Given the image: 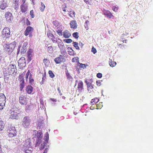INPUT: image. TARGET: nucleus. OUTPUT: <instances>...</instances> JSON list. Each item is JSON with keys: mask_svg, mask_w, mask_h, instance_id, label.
<instances>
[{"mask_svg": "<svg viewBox=\"0 0 153 153\" xmlns=\"http://www.w3.org/2000/svg\"><path fill=\"white\" fill-rule=\"evenodd\" d=\"M54 61L56 64H59L61 62H65V59L62 56L59 55V56L56 58Z\"/></svg>", "mask_w": 153, "mask_h": 153, "instance_id": "10", "label": "nucleus"}, {"mask_svg": "<svg viewBox=\"0 0 153 153\" xmlns=\"http://www.w3.org/2000/svg\"><path fill=\"white\" fill-rule=\"evenodd\" d=\"M104 14L107 17L110 18H111L112 15L111 13L108 10H105L103 12Z\"/></svg>", "mask_w": 153, "mask_h": 153, "instance_id": "26", "label": "nucleus"}, {"mask_svg": "<svg viewBox=\"0 0 153 153\" xmlns=\"http://www.w3.org/2000/svg\"><path fill=\"white\" fill-rule=\"evenodd\" d=\"M89 22L88 20L86 21L85 24V28H86V27H88V23Z\"/></svg>", "mask_w": 153, "mask_h": 153, "instance_id": "58", "label": "nucleus"}, {"mask_svg": "<svg viewBox=\"0 0 153 153\" xmlns=\"http://www.w3.org/2000/svg\"><path fill=\"white\" fill-rule=\"evenodd\" d=\"M24 81H22V82H20V88L21 90H22L24 87Z\"/></svg>", "mask_w": 153, "mask_h": 153, "instance_id": "36", "label": "nucleus"}, {"mask_svg": "<svg viewBox=\"0 0 153 153\" xmlns=\"http://www.w3.org/2000/svg\"><path fill=\"white\" fill-rule=\"evenodd\" d=\"M48 74L52 78H53L55 76L54 74L51 71H49Z\"/></svg>", "mask_w": 153, "mask_h": 153, "instance_id": "39", "label": "nucleus"}, {"mask_svg": "<svg viewBox=\"0 0 153 153\" xmlns=\"http://www.w3.org/2000/svg\"><path fill=\"white\" fill-rule=\"evenodd\" d=\"M40 104H41L40 107H43L44 106V102L43 101H40Z\"/></svg>", "mask_w": 153, "mask_h": 153, "instance_id": "61", "label": "nucleus"}, {"mask_svg": "<svg viewBox=\"0 0 153 153\" xmlns=\"http://www.w3.org/2000/svg\"><path fill=\"white\" fill-rule=\"evenodd\" d=\"M60 52L61 55L60 56H62L63 57L65 58L67 57V53L65 49H63L62 50H60Z\"/></svg>", "mask_w": 153, "mask_h": 153, "instance_id": "24", "label": "nucleus"}, {"mask_svg": "<svg viewBox=\"0 0 153 153\" xmlns=\"http://www.w3.org/2000/svg\"><path fill=\"white\" fill-rule=\"evenodd\" d=\"M48 51L49 52H51L53 51V48L51 46L48 47Z\"/></svg>", "mask_w": 153, "mask_h": 153, "instance_id": "46", "label": "nucleus"}, {"mask_svg": "<svg viewBox=\"0 0 153 153\" xmlns=\"http://www.w3.org/2000/svg\"><path fill=\"white\" fill-rule=\"evenodd\" d=\"M16 44V42L14 41L9 44L7 43L4 44L3 45L4 52L8 54H10L15 48Z\"/></svg>", "mask_w": 153, "mask_h": 153, "instance_id": "2", "label": "nucleus"}, {"mask_svg": "<svg viewBox=\"0 0 153 153\" xmlns=\"http://www.w3.org/2000/svg\"><path fill=\"white\" fill-rule=\"evenodd\" d=\"M27 42H25L23 43L22 45L20 46H19L17 51V54H18L19 53L20 51V53L21 54H25L27 50Z\"/></svg>", "mask_w": 153, "mask_h": 153, "instance_id": "4", "label": "nucleus"}, {"mask_svg": "<svg viewBox=\"0 0 153 153\" xmlns=\"http://www.w3.org/2000/svg\"><path fill=\"white\" fill-rule=\"evenodd\" d=\"M3 147V148H5L6 149H8V146L7 145H4Z\"/></svg>", "mask_w": 153, "mask_h": 153, "instance_id": "64", "label": "nucleus"}, {"mask_svg": "<svg viewBox=\"0 0 153 153\" xmlns=\"http://www.w3.org/2000/svg\"><path fill=\"white\" fill-rule=\"evenodd\" d=\"M45 75L43 76V77L42 78V84H43L45 80L46 79V77L45 76V74H44Z\"/></svg>", "mask_w": 153, "mask_h": 153, "instance_id": "53", "label": "nucleus"}, {"mask_svg": "<svg viewBox=\"0 0 153 153\" xmlns=\"http://www.w3.org/2000/svg\"><path fill=\"white\" fill-rule=\"evenodd\" d=\"M84 1L87 4H90L91 2V0H84Z\"/></svg>", "mask_w": 153, "mask_h": 153, "instance_id": "57", "label": "nucleus"}, {"mask_svg": "<svg viewBox=\"0 0 153 153\" xmlns=\"http://www.w3.org/2000/svg\"><path fill=\"white\" fill-rule=\"evenodd\" d=\"M83 87V83L82 82L79 81L78 84V90L79 91H81Z\"/></svg>", "mask_w": 153, "mask_h": 153, "instance_id": "25", "label": "nucleus"}, {"mask_svg": "<svg viewBox=\"0 0 153 153\" xmlns=\"http://www.w3.org/2000/svg\"><path fill=\"white\" fill-rule=\"evenodd\" d=\"M31 120L28 116L25 117L23 119L22 125L25 127H28L30 123Z\"/></svg>", "mask_w": 153, "mask_h": 153, "instance_id": "7", "label": "nucleus"}, {"mask_svg": "<svg viewBox=\"0 0 153 153\" xmlns=\"http://www.w3.org/2000/svg\"><path fill=\"white\" fill-rule=\"evenodd\" d=\"M43 137L42 132L41 130L37 131L36 130H34L32 137L33 140L36 139V143L35 146H37L42 142V139Z\"/></svg>", "mask_w": 153, "mask_h": 153, "instance_id": "1", "label": "nucleus"}, {"mask_svg": "<svg viewBox=\"0 0 153 153\" xmlns=\"http://www.w3.org/2000/svg\"><path fill=\"white\" fill-rule=\"evenodd\" d=\"M57 33L59 36H62L63 35L62 30H58L57 31Z\"/></svg>", "mask_w": 153, "mask_h": 153, "instance_id": "49", "label": "nucleus"}, {"mask_svg": "<svg viewBox=\"0 0 153 153\" xmlns=\"http://www.w3.org/2000/svg\"><path fill=\"white\" fill-rule=\"evenodd\" d=\"M29 74H30V71H29V70H28L26 74V81L27 80L28 76L29 75Z\"/></svg>", "mask_w": 153, "mask_h": 153, "instance_id": "48", "label": "nucleus"}, {"mask_svg": "<svg viewBox=\"0 0 153 153\" xmlns=\"http://www.w3.org/2000/svg\"><path fill=\"white\" fill-rule=\"evenodd\" d=\"M64 41L65 42L67 43H71L72 42V40L71 39H65L64 40Z\"/></svg>", "mask_w": 153, "mask_h": 153, "instance_id": "43", "label": "nucleus"}, {"mask_svg": "<svg viewBox=\"0 0 153 153\" xmlns=\"http://www.w3.org/2000/svg\"><path fill=\"white\" fill-rule=\"evenodd\" d=\"M0 9L1 10L4 9L8 6L7 0H0Z\"/></svg>", "mask_w": 153, "mask_h": 153, "instance_id": "11", "label": "nucleus"}, {"mask_svg": "<svg viewBox=\"0 0 153 153\" xmlns=\"http://www.w3.org/2000/svg\"><path fill=\"white\" fill-rule=\"evenodd\" d=\"M48 149L47 148H46L45 149L44 151L43 152V153H47L48 151Z\"/></svg>", "mask_w": 153, "mask_h": 153, "instance_id": "62", "label": "nucleus"}, {"mask_svg": "<svg viewBox=\"0 0 153 153\" xmlns=\"http://www.w3.org/2000/svg\"><path fill=\"white\" fill-rule=\"evenodd\" d=\"M29 83L33 85V83L34 79L32 78V75L31 74L29 75Z\"/></svg>", "mask_w": 153, "mask_h": 153, "instance_id": "32", "label": "nucleus"}, {"mask_svg": "<svg viewBox=\"0 0 153 153\" xmlns=\"http://www.w3.org/2000/svg\"><path fill=\"white\" fill-rule=\"evenodd\" d=\"M32 50L31 49H29L27 53V60L28 62H30L31 60L32 59L31 57L32 56Z\"/></svg>", "mask_w": 153, "mask_h": 153, "instance_id": "20", "label": "nucleus"}, {"mask_svg": "<svg viewBox=\"0 0 153 153\" xmlns=\"http://www.w3.org/2000/svg\"><path fill=\"white\" fill-rule=\"evenodd\" d=\"M77 65L78 66H79V67L81 68H85V64H83L82 63H80L79 62H78V63Z\"/></svg>", "mask_w": 153, "mask_h": 153, "instance_id": "37", "label": "nucleus"}, {"mask_svg": "<svg viewBox=\"0 0 153 153\" xmlns=\"http://www.w3.org/2000/svg\"><path fill=\"white\" fill-rule=\"evenodd\" d=\"M19 80L20 82H22V81H24L23 77L22 75H20L19 76Z\"/></svg>", "mask_w": 153, "mask_h": 153, "instance_id": "44", "label": "nucleus"}, {"mask_svg": "<svg viewBox=\"0 0 153 153\" xmlns=\"http://www.w3.org/2000/svg\"><path fill=\"white\" fill-rule=\"evenodd\" d=\"M4 127V122L1 120H0V131H2Z\"/></svg>", "mask_w": 153, "mask_h": 153, "instance_id": "30", "label": "nucleus"}, {"mask_svg": "<svg viewBox=\"0 0 153 153\" xmlns=\"http://www.w3.org/2000/svg\"><path fill=\"white\" fill-rule=\"evenodd\" d=\"M7 71L8 72L9 74H13L14 73H16L17 71L16 65L12 64L9 65L7 68Z\"/></svg>", "mask_w": 153, "mask_h": 153, "instance_id": "6", "label": "nucleus"}, {"mask_svg": "<svg viewBox=\"0 0 153 153\" xmlns=\"http://www.w3.org/2000/svg\"><path fill=\"white\" fill-rule=\"evenodd\" d=\"M41 120H38V122L37 125L39 127L40 129H42L44 127V121L43 120V118L42 117L40 118Z\"/></svg>", "mask_w": 153, "mask_h": 153, "instance_id": "15", "label": "nucleus"}, {"mask_svg": "<svg viewBox=\"0 0 153 153\" xmlns=\"http://www.w3.org/2000/svg\"><path fill=\"white\" fill-rule=\"evenodd\" d=\"M46 144V143L45 142H44L43 143H42L40 147V150H42L43 149L45 146V144Z\"/></svg>", "mask_w": 153, "mask_h": 153, "instance_id": "40", "label": "nucleus"}, {"mask_svg": "<svg viewBox=\"0 0 153 153\" xmlns=\"http://www.w3.org/2000/svg\"><path fill=\"white\" fill-rule=\"evenodd\" d=\"M18 65L20 68H22L26 66L25 59L24 57H21L18 61Z\"/></svg>", "mask_w": 153, "mask_h": 153, "instance_id": "9", "label": "nucleus"}, {"mask_svg": "<svg viewBox=\"0 0 153 153\" xmlns=\"http://www.w3.org/2000/svg\"><path fill=\"white\" fill-rule=\"evenodd\" d=\"M7 132L9 137H12L16 135V131L15 127L10 126L8 127Z\"/></svg>", "mask_w": 153, "mask_h": 153, "instance_id": "5", "label": "nucleus"}, {"mask_svg": "<svg viewBox=\"0 0 153 153\" xmlns=\"http://www.w3.org/2000/svg\"><path fill=\"white\" fill-rule=\"evenodd\" d=\"M53 24L56 27H58L59 26V22L55 20L53 22Z\"/></svg>", "mask_w": 153, "mask_h": 153, "instance_id": "35", "label": "nucleus"}, {"mask_svg": "<svg viewBox=\"0 0 153 153\" xmlns=\"http://www.w3.org/2000/svg\"><path fill=\"white\" fill-rule=\"evenodd\" d=\"M97 76L99 78H101L102 76V74L101 73H98L97 75Z\"/></svg>", "mask_w": 153, "mask_h": 153, "instance_id": "54", "label": "nucleus"}, {"mask_svg": "<svg viewBox=\"0 0 153 153\" xmlns=\"http://www.w3.org/2000/svg\"><path fill=\"white\" fill-rule=\"evenodd\" d=\"M5 17L7 21L9 22H10L13 20V18L12 13L10 12H7L5 15Z\"/></svg>", "mask_w": 153, "mask_h": 153, "instance_id": "12", "label": "nucleus"}, {"mask_svg": "<svg viewBox=\"0 0 153 153\" xmlns=\"http://www.w3.org/2000/svg\"><path fill=\"white\" fill-rule=\"evenodd\" d=\"M45 7V6L44 4L42 2H41V7L39 8L40 10L42 12L44 11Z\"/></svg>", "mask_w": 153, "mask_h": 153, "instance_id": "31", "label": "nucleus"}, {"mask_svg": "<svg viewBox=\"0 0 153 153\" xmlns=\"http://www.w3.org/2000/svg\"><path fill=\"white\" fill-rule=\"evenodd\" d=\"M5 103L0 102V110L3 108V106L4 105Z\"/></svg>", "mask_w": 153, "mask_h": 153, "instance_id": "45", "label": "nucleus"}, {"mask_svg": "<svg viewBox=\"0 0 153 153\" xmlns=\"http://www.w3.org/2000/svg\"><path fill=\"white\" fill-rule=\"evenodd\" d=\"M96 84H97V85L98 86H100L101 85L100 82L99 81H97Z\"/></svg>", "mask_w": 153, "mask_h": 153, "instance_id": "60", "label": "nucleus"}, {"mask_svg": "<svg viewBox=\"0 0 153 153\" xmlns=\"http://www.w3.org/2000/svg\"><path fill=\"white\" fill-rule=\"evenodd\" d=\"M10 29L8 27H5L2 31V36L7 38L10 37Z\"/></svg>", "mask_w": 153, "mask_h": 153, "instance_id": "8", "label": "nucleus"}, {"mask_svg": "<svg viewBox=\"0 0 153 153\" xmlns=\"http://www.w3.org/2000/svg\"><path fill=\"white\" fill-rule=\"evenodd\" d=\"M26 98L23 95H21L19 97V102L22 105L26 104L27 102L26 101Z\"/></svg>", "mask_w": 153, "mask_h": 153, "instance_id": "13", "label": "nucleus"}, {"mask_svg": "<svg viewBox=\"0 0 153 153\" xmlns=\"http://www.w3.org/2000/svg\"><path fill=\"white\" fill-rule=\"evenodd\" d=\"M112 9L113 10L115 11H116L117 10V8L116 7H113Z\"/></svg>", "mask_w": 153, "mask_h": 153, "instance_id": "63", "label": "nucleus"}, {"mask_svg": "<svg viewBox=\"0 0 153 153\" xmlns=\"http://www.w3.org/2000/svg\"><path fill=\"white\" fill-rule=\"evenodd\" d=\"M44 140H45V142L47 144L48 143V142L49 140V134L48 132H46L45 134Z\"/></svg>", "mask_w": 153, "mask_h": 153, "instance_id": "28", "label": "nucleus"}, {"mask_svg": "<svg viewBox=\"0 0 153 153\" xmlns=\"http://www.w3.org/2000/svg\"><path fill=\"white\" fill-rule=\"evenodd\" d=\"M63 36L65 38H68L71 36V34L67 30H65L63 32Z\"/></svg>", "mask_w": 153, "mask_h": 153, "instance_id": "22", "label": "nucleus"}, {"mask_svg": "<svg viewBox=\"0 0 153 153\" xmlns=\"http://www.w3.org/2000/svg\"><path fill=\"white\" fill-rule=\"evenodd\" d=\"M10 113V118L12 119H17L18 118V113L16 112L13 111L12 110Z\"/></svg>", "mask_w": 153, "mask_h": 153, "instance_id": "14", "label": "nucleus"}, {"mask_svg": "<svg viewBox=\"0 0 153 153\" xmlns=\"http://www.w3.org/2000/svg\"><path fill=\"white\" fill-rule=\"evenodd\" d=\"M58 45V47L60 48V50H62L63 49H65V47L64 46L63 43L60 41H58L57 42Z\"/></svg>", "mask_w": 153, "mask_h": 153, "instance_id": "21", "label": "nucleus"}, {"mask_svg": "<svg viewBox=\"0 0 153 153\" xmlns=\"http://www.w3.org/2000/svg\"><path fill=\"white\" fill-rule=\"evenodd\" d=\"M27 5L26 4H22L20 6L21 10L22 13H25L27 10Z\"/></svg>", "mask_w": 153, "mask_h": 153, "instance_id": "19", "label": "nucleus"}, {"mask_svg": "<svg viewBox=\"0 0 153 153\" xmlns=\"http://www.w3.org/2000/svg\"><path fill=\"white\" fill-rule=\"evenodd\" d=\"M6 97L3 94H0V102L5 103Z\"/></svg>", "mask_w": 153, "mask_h": 153, "instance_id": "23", "label": "nucleus"}, {"mask_svg": "<svg viewBox=\"0 0 153 153\" xmlns=\"http://www.w3.org/2000/svg\"><path fill=\"white\" fill-rule=\"evenodd\" d=\"M68 54L71 55H74L75 54L74 51H73L72 48H70L68 47Z\"/></svg>", "mask_w": 153, "mask_h": 153, "instance_id": "27", "label": "nucleus"}, {"mask_svg": "<svg viewBox=\"0 0 153 153\" xmlns=\"http://www.w3.org/2000/svg\"><path fill=\"white\" fill-rule=\"evenodd\" d=\"M30 14L32 18H33L34 17V15L33 13V10H31L30 11Z\"/></svg>", "mask_w": 153, "mask_h": 153, "instance_id": "55", "label": "nucleus"}, {"mask_svg": "<svg viewBox=\"0 0 153 153\" xmlns=\"http://www.w3.org/2000/svg\"><path fill=\"white\" fill-rule=\"evenodd\" d=\"M91 51L94 54H95L97 52V51L95 48H94L93 47L91 49Z\"/></svg>", "mask_w": 153, "mask_h": 153, "instance_id": "51", "label": "nucleus"}, {"mask_svg": "<svg viewBox=\"0 0 153 153\" xmlns=\"http://www.w3.org/2000/svg\"><path fill=\"white\" fill-rule=\"evenodd\" d=\"M71 28L76 29L77 27V23L76 21L73 20L71 21L70 23Z\"/></svg>", "mask_w": 153, "mask_h": 153, "instance_id": "18", "label": "nucleus"}, {"mask_svg": "<svg viewBox=\"0 0 153 153\" xmlns=\"http://www.w3.org/2000/svg\"><path fill=\"white\" fill-rule=\"evenodd\" d=\"M93 88V86H92V85H91V86H90V87H88V91H89V92H90L91 91H90V89H92Z\"/></svg>", "mask_w": 153, "mask_h": 153, "instance_id": "59", "label": "nucleus"}, {"mask_svg": "<svg viewBox=\"0 0 153 153\" xmlns=\"http://www.w3.org/2000/svg\"><path fill=\"white\" fill-rule=\"evenodd\" d=\"M67 79L70 81H72L73 79V78L72 76L70 75L68 73H67L66 74Z\"/></svg>", "mask_w": 153, "mask_h": 153, "instance_id": "38", "label": "nucleus"}, {"mask_svg": "<svg viewBox=\"0 0 153 153\" xmlns=\"http://www.w3.org/2000/svg\"><path fill=\"white\" fill-rule=\"evenodd\" d=\"M33 28L30 27L28 26L26 28L25 32V35L26 36H27L30 33H32L33 31Z\"/></svg>", "mask_w": 153, "mask_h": 153, "instance_id": "16", "label": "nucleus"}, {"mask_svg": "<svg viewBox=\"0 0 153 153\" xmlns=\"http://www.w3.org/2000/svg\"><path fill=\"white\" fill-rule=\"evenodd\" d=\"M47 36L48 37L51 39L54 38V36L50 32H48L47 33Z\"/></svg>", "mask_w": 153, "mask_h": 153, "instance_id": "33", "label": "nucleus"}, {"mask_svg": "<svg viewBox=\"0 0 153 153\" xmlns=\"http://www.w3.org/2000/svg\"><path fill=\"white\" fill-rule=\"evenodd\" d=\"M109 65L111 67L115 66L116 65V63L115 62L112 61V60H110L109 61Z\"/></svg>", "mask_w": 153, "mask_h": 153, "instance_id": "29", "label": "nucleus"}, {"mask_svg": "<svg viewBox=\"0 0 153 153\" xmlns=\"http://www.w3.org/2000/svg\"><path fill=\"white\" fill-rule=\"evenodd\" d=\"M92 102H94L96 103L97 102L99 101V99L97 98L92 99Z\"/></svg>", "mask_w": 153, "mask_h": 153, "instance_id": "52", "label": "nucleus"}, {"mask_svg": "<svg viewBox=\"0 0 153 153\" xmlns=\"http://www.w3.org/2000/svg\"><path fill=\"white\" fill-rule=\"evenodd\" d=\"M33 88L30 85H28L26 88L25 90L28 94H31L33 91Z\"/></svg>", "mask_w": 153, "mask_h": 153, "instance_id": "17", "label": "nucleus"}, {"mask_svg": "<svg viewBox=\"0 0 153 153\" xmlns=\"http://www.w3.org/2000/svg\"><path fill=\"white\" fill-rule=\"evenodd\" d=\"M19 6V3H15V5L14 7V9L15 10H17L18 8V7Z\"/></svg>", "mask_w": 153, "mask_h": 153, "instance_id": "50", "label": "nucleus"}, {"mask_svg": "<svg viewBox=\"0 0 153 153\" xmlns=\"http://www.w3.org/2000/svg\"><path fill=\"white\" fill-rule=\"evenodd\" d=\"M79 60V58L78 57H76L75 58H73L72 59V62H74L76 61L77 62Z\"/></svg>", "mask_w": 153, "mask_h": 153, "instance_id": "47", "label": "nucleus"}, {"mask_svg": "<svg viewBox=\"0 0 153 153\" xmlns=\"http://www.w3.org/2000/svg\"><path fill=\"white\" fill-rule=\"evenodd\" d=\"M78 33L77 32H75L73 34V36L76 38V39H77L79 37V36H78Z\"/></svg>", "mask_w": 153, "mask_h": 153, "instance_id": "41", "label": "nucleus"}, {"mask_svg": "<svg viewBox=\"0 0 153 153\" xmlns=\"http://www.w3.org/2000/svg\"><path fill=\"white\" fill-rule=\"evenodd\" d=\"M85 82L86 83L87 87H90L91 85V83L89 82H88L86 81H85Z\"/></svg>", "mask_w": 153, "mask_h": 153, "instance_id": "56", "label": "nucleus"}, {"mask_svg": "<svg viewBox=\"0 0 153 153\" xmlns=\"http://www.w3.org/2000/svg\"><path fill=\"white\" fill-rule=\"evenodd\" d=\"M23 145L24 151L26 153H31L32 152L33 149L30 139H28L25 140Z\"/></svg>", "mask_w": 153, "mask_h": 153, "instance_id": "3", "label": "nucleus"}, {"mask_svg": "<svg viewBox=\"0 0 153 153\" xmlns=\"http://www.w3.org/2000/svg\"><path fill=\"white\" fill-rule=\"evenodd\" d=\"M75 13L74 11H71L69 14L70 16L71 17H75Z\"/></svg>", "mask_w": 153, "mask_h": 153, "instance_id": "42", "label": "nucleus"}, {"mask_svg": "<svg viewBox=\"0 0 153 153\" xmlns=\"http://www.w3.org/2000/svg\"><path fill=\"white\" fill-rule=\"evenodd\" d=\"M73 46L77 50H79V48L78 45V43L77 42H73Z\"/></svg>", "mask_w": 153, "mask_h": 153, "instance_id": "34", "label": "nucleus"}]
</instances>
